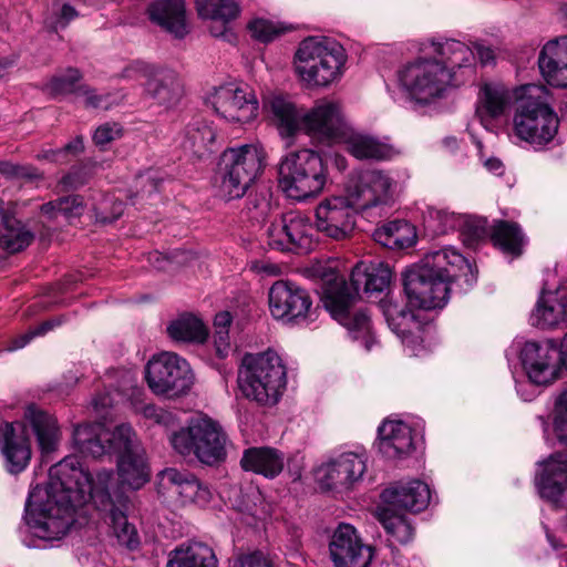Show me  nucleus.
<instances>
[{"label":"nucleus","instance_id":"obj_1","mask_svg":"<svg viewBox=\"0 0 567 567\" xmlns=\"http://www.w3.org/2000/svg\"><path fill=\"white\" fill-rule=\"evenodd\" d=\"M111 471L94 475L74 456H66L51 466L44 486H35L25 503V519L33 534L44 540L62 538L74 523L78 507L93 501L97 507L111 506L110 519L114 536L123 546H138L137 530L126 514L113 506L110 485Z\"/></svg>","mask_w":567,"mask_h":567},{"label":"nucleus","instance_id":"obj_2","mask_svg":"<svg viewBox=\"0 0 567 567\" xmlns=\"http://www.w3.org/2000/svg\"><path fill=\"white\" fill-rule=\"evenodd\" d=\"M391 280L389 267L378 264L367 266L355 265L351 271L350 282L342 277L328 281L322 291V303L331 317L346 327L354 340H362L367 350L373 343L370 316L365 309H355L354 303L362 289L365 293L381 292L388 288Z\"/></svg>","mask_w":567,"mask_h":567},{"label":"nucleus","instance_id":"obj_3","mask_svg":"<svg viewBox=\"0 0 567 567\" xmlns=\"http://www.w3.org/2000/svg\"><path fill=\"white\" fill-rule=\"evenodd\" d=\"M461 277L470 286L476 281L474 267L463 255L451 247L430 251L403 275L408 303L423 310L443 308L450 282Z\"/></svg>","mask_w":567,"mask_h":567},{"label":"nucleus","instance_id":"obj_4","mask_svg":"<svg viewBox=\"0 0 567 567\" xmlns=\"http://www.w3.org/2000/svg\"><path fill=\"white\" fill-rule=\"evenodd\" d=\"M73 442L84 456L96 458L105 454H116L117 473L122 485L140 489L148 482L145 451L130 424H120L113 431L99 423L78 425L73 432Z\"/></svg>","mask_w":567,"mask_h":567},{"label":"nucleus","instance_id":"obj_5","mask_svg":"<svg viewBox=\"0 0 567 567\" xmlns=\"http://www.w3.org/2000/svg\"><path fill=\"white\" fill-rule=\"evenodd\" d=\"M282 136H292L302 128L312 138L322 143L341 142L349 127L339 102L322 99L301 114L296 105L284 96H272L266 102Z\"/></svg>","mask_w":567,"mask_h":567},{"label":"nucleus","instance_id":"obj_6","mask_svg":"<svg viewBox=\"0 0 567 567\" xmlns=\"http://www.w3.org/2000/svg\"><path fill=\"white\" fill-rule=\"evenodd\" d=\"M238 386L245 398L260 405L278 403L287 384L281 358L274 350L246 353L238 369Z\"/></svg>","mask_w":567,"mask_h":567},{"label":"nucleus","instance_id":"obj_7","mask_svg":"<svg viewBox=\"0 0 567 567\" xmlns=\"http://www.w3.org/2000/svg\"><path fill=\"white\" fill-rule=\"evenodd\" d=\"M558 116L548 104V92L543 85L518 87L513 118L516 137L533 145L549 143L558 131Z\"/></svg>","mask_w":567,"mask_h":567},{"label":"nucleus","instance_id":"obj_8","mask_svg":"<svg viewBox=\"0 0 567 567\" xmlns=\"http://www.w3.org/2000/svg\"><path fill=\"white\" fill-rule=\"evenodd\" d=\"M347 59L344 48L334 39L310 37L298 47L295 69L308 86L327 87L342 78Z\"/></svg>","mask_w":567,"mask_h":567},{"label":"nucleus","instance_id":"obj_9","mask_svg":"<svg viewBox=\"0 0 567 567\" xmlns=\"http://www.w3.org/2000/svg\"><path fill=\"white\" fill-rule=\"evenodd\" d=\"M168 441L179 455L194 456L208 466L225 462L230 446L223 426L207 415L194 417L186 426L173 431Z\"/></svg>","mask_w":567,"mask_h":567},{"label":"nucleus","instance_id":"obj_10","mask_svg":"<svg viewBox=\"0 0 567 567\" xmlns=\"http://www.w3.org/2000/svg\"><path fill=\"white\" fill-rule=\"evenodd\" d=\"M399 83L415 104L432 105L445 99L453 86L449 68L424 50V55L399 71Z\"/></svg>","mask_w":567,"mask_h":567},{"label":"nucleus","instance_id":"obj_11","mask_svg":"<svg viewBox=\"0 0 567 567\" xmlns=\"http://www.w3.org/2000/svg\"><path fill=\"white\" fill-rule=\"evenodd\" d=\"M264 166L265 152L259 145L246 144L226 150L216 176L219 195L226 200L243 197Z\"/></svg>","mask_w":567,"mask_h":567},{"label":"nucleus","instance_id":"obj_12","mask_svg":"<svg viewBox=\"0 0 567 567\" xmlns=\"http://www.w3.org/2000/svg\"><path fill=\"white\" fill-rule=\"evenodd\" d=\"M278 175L282 192L297 200L318 195L327 182L322 158L310 150L287 154L279 164Z\"/></svg>","mask_w":567,"mask_h":567},{"label":"nucleus","instance_id":"obj_13","mask_svg":"<svg viewBox=\"0 0 567 567\" xmlns=\"http://www.w3.org/2000/svg\"><path fill=\"white\" fill-rule=\"evenodd\" d=\"M145 379L154 394L167 399L188 394L195 383L189 363L174 352L153 355L145 365Z\"/></svg>","mask_w":567,"mask_h":567},{"label":"nucleus","instance_id":"obj_14","mask_svg":"<svg viewBox=\"0 0 567 567\" xmlns=\"http://www.w3.org/2000/svg\"><path fill=\"white\" fill-rule=\"evenodd\" d=\"M266 237L269 248L278 251L307 254L317 245L310 219L293 212L274 220L266 229Z\"/></svg>","mask_w":567,"mask_h":567},{"label":"nucleus","instance_id":"obj_15","mask_svg":"<svg viewBox=\"0 0 567 567\" xmlns=\"http://www.w3.org/2000/svg\"><path fill=\"white\" fill-rule=\"evenodd\" d=\"M396 183L383 171L367 169L353 176L346 188L350 204L359 212L389 205L393 200Z\"/></svg>","mask_w":567,"mask_h":567},{"label":"nucleus","instance_id":"obj_16","mask_svg":"<svg viewBox=\"0 0 567 567\" xmlns=\"http://www.w3.org/2000/svg\"><path fill=\"white\" fill-rule=\"evenodd\" d=\"M124 76L144 79L145 93L158 105L173 107L182 100L183 84L178 75L172 70L159 69L136 61L125 69Z\"/></svg>","mask_w":567,"mask_h":567},{"label":"nucleus","instance_id":"obj_17","mask_svg":"<svg viewBox=\"0 0 567 567\" xmlns=\"http://www.w3.org/2000/svg\"><path fill=\"white\" fill-rule=\"evenodd\" d=\"M268 297L270 313L276 320L302 323L310 315L312 305L310 296L305 289L290 281H276Z\"/></svg>","mask_w":567,"mask_h":567},{"label":"nucleus","instance_id":"obj_18","mask_svg":"<svg viewBox=\"0 0 567 567\" xmlns=\"http://www.w3.org/2000/svg\"><path fill=\"white\" fill-rule=\"evenodd\" d=\"M528 380L536 385H548L559 378L560 363L554 342L527 341L519 352Z\"/></svg>","mask_w":567,"mask_h":567},{"label":"nucleus","instance_id":"obj_19","mask_svg":"<svg viewBox=\"0 0 567 567\" xmlns=\"http://www.w3.org/2000/svg\"><path fill=\"white\" fill-rule=\"evenodd\" d=\"M357 212L347 195L327 198L316 209L317 231L336 240L347 239L355 228Z\"/></svg>","mask_w":567,"mask_h":567},{"label":"nucleus","instance_id":"obj_20","mask_svg":"<svg viewBox=\"0 0 567 567\" xmlns=\"http://www.w3.org/2000/svg\"><path fill=\"white\" fill-rule=\"evenodd\" d=\"M368 456L363 450L343 452L317 470V480L323 488H349L367 471Z\"/></svg>","mask_w":567,"mask_h":567},{"label":"nucleus","instance_id":"obj_21","mask_svg":"<svg viewBox=\"0 0 567 567\" xmlns=\"http://www.w3.org/2000/svg\"><path fill=\"white\" fill-rule=\"evenodd\" d=\"M209 102L215 112L229 122L247 123L258 113V101L248 87L227 84L214 91Z\"/></svg>","mask_w":567,"mask_h":567},{"label":"nucleus","instance_id":"obj_22","mask_svg":"<svg viewBox=\"0 0 567 567\" xmlns=\"http://www.w3.org/2000/svg\"><path fill=\"white\" fill-rule=\"evenodd\" d=\"M158 492L167 499L179 505L196 503L205 505L212 493L199 480L187 471L166 468L158 476Z\"/></svg>","mask_w":567,"mask_h":567},{"label":"nucleus","instance_id":"obj_23","mask_svg":"<svg viewBox=\"0 0 567 567\" xmlns=\"http://www.w3.org/2000/svg\"><path fill=\"white\" fill-rule=\"evenodd\" d=\"M329 548L334 567H369L373 556L372 548L364 545L348 524L338 527Z\"/></svg>","mask_w":567,"mask_h":567},{"label":"nucleus","instance_id":"obj_24","mask_svg":"<svg viewBox=\"0 0 567 567\" xmlns=\"http://www.w3.org/2000/svg\"><path fill=\"white\" fill-rule=\"evenodd\" d=\"M0 453L11 474L23 472L32 457V447L24 426L6 422L0 427Z\"/></svg>","mask_w":567,"mask_h":567},{"label":"nucleus","instance_id":"obj_25","mask_svg":"<svg viewBox=\"0 0 567 567\" xmlns=\"http://www.w3.org/2000/svg\"><path fill=\"white\" fill-rule=\"evenodd\" d=\"M518 87L511 90L502 83H484L478 92L475 114L481 123L488 125L504 116L511 106L517 105Z\"/></svg>","mask_w":567,"mask_h":567},{"label":"nucleus","instance_id":"obj_26","mask_svg":"<svg viewBox=\"0 0 567 567\" xmlns=\"http://www.w3.org/2000/svg\"><path fill=\"white\" fill-rule=\"evenodd\" d=\"M381 498L384 506L396 511L417 513L425 509L431 499L427 484L420 480L399 482L385 488Z\"/></svg>","mask_w":567,"mask_h":567},{"label":"nucleus","instance_id":"obj_27","mask_svg":"<svg viewBox=\"0 0 567 567\" xmlns=\"http://www.w3.org/2000/svg\"><path fill=\"white\" fill-rule=\"evenodd\" d=\"M24 420L34 434L38 447L42 454L56 451L61 442L62 432L54 415L31 404L24 410Z\"/></svg>","mask_w":567,"mask_h":567},{"label":"nucleus","instance_id":"obj_28","mask_svg":"<svg viewBox=\"0 0 567 567\" xmlns=\"http://www.w3.org/2000/svg\"><path fill=\"white\" fill-rule=\"evenodd\" d=\"M538 65L550 85L567 87V37L547 42L539 53Z\"/></svg>","mask_w":567,"mask_h":567},{"label":"nucleus","instance_id":"obj_29","mask_svg":"<svg viewBox=\"0 0 567 567\" xmlns=\"http://www.w3.org/2000/svg\"><path fill=\"white\" fill-rule=\"evenodd\" d=\"M540 496L558 503L567 488V451L553 454L545 463L537 480Z\"/></svg>","mask_w":567,"mask_h":567},{"label":"nucleus","instance_id":"obj_30","mask_svg":"<svg viewBox=\"0 0 567 567\" xmlns=\"http://www.w3.org/2000/svg\"><path fill=\"white\" fill-rule=\"evenodd\" d=\"M378 433V449L388 458L402 457L413 450L412 430L402 421H385Z\"/></svg>","mask_w":567,"mask_h":567},{"label":"nucleus","instance_id":"obj_31","mask_svg":"<svg viewBox=\"0 0 567 567\" xmlns=\"http://www.w3.org/2000/svg\"><path fill=\"white\" fill-rule=\"evenodd\" d=\"M150 20L173 34L184 38L188 33L183 0H157L148 7Z\"/></svg>","mask_w":567,"mask_h":567},{"label":"nucleus","instance_id":"obj_32","mask_svg":"<svg viewBox=\"0 0 567 567\" xmlns=\"http://www.w3.org/2000/svg\"><path fill=\"white\" fill-rule=\"evenodd\" d=\"M346 144V151L358 159H390L398 154L389 143L381 142L374 136L354 132L348 127L341 137Z\"/></svg>","mask_w":567,"mask_h":567},{"label":"nucleus","instance_id":"obj_33","mask_svg":"<svg viewBox=\"0 0 567 567\" xmlns=\"http://www.w3.org/2000/svg\"><path fill=\"white\" fill-rule=\"evenodd\" d=\"M200 18L212 20L216 25L210 27L214 37H224L229 31V23L240 14L238 0H196Z\"/></svg>","mask_w":567,"mask_h":567},{"label":"nucleus","instance_id":"obj_34","mask_svg":"<svg viewBox=\"0 0 567 567\" xmlns=\"http://www.w3.org/2000/svg\"><path fill=\"white\" fill-rule=\"evenodd\" d=\"M284 454L274 447H249L244 451L241 467L247 472L274 478L284 470Z\"/></svg>","mask_w":567,"mask_h":567},{"label":"nucleus","instance_id":"obj_35","mask_svg":"<svg viewBox=\"0 0 567 567\" xmlns=\"http://www.w3.org/2000/svg\"><path fill=\"white\" fill-rule=\"evenodd\" d=\"M214 550L199 542L185 543L168 554L166 567H217Z\"/></svg>","mask_w":567,"mask_h":567},{"label":"nucleus","instance_id":"obj_36","mask_svg":"<svg viewBox=\"0 0 567 567\" xmlns=\"http://www.w3.org/2000/svg\"><path fill=\"white\" fill-rule=\"evenodd\" d=\"M427 53L444 63L452 76L456 68L471 65L475 59L473 49L457 40L433 41L427 45Z\"/></svg>","mask_w":567,"mask_h":567},{"label":"nucleus","instance_id":"obj_37","mask_svg":"<svg viewBox=\"0 0 567 567\" xmlns=\"http://www.w3.org/2000/svg\"><path fill=\"white\" fill-rule=\"evenodd\" d=\"M216 132L207 122L198 120L187 125L182 146L185 152L203 158L214 152Z\"/></svg>","mask_w":567,"mask_h":567},{"label":"nucleus","instance_id":"obj_38","mask_svg":"<svg viewBox=\"0 0 567 567\" xmlns=\"http://www.w3.org/2000/svg\"><path fill=\"white\" fill-rule=\"evenodd\" d=\"M0 247L14 254L28 247L33 238V233L19 219L9 213L1 214Z\"/></svg>","mask_w":567,"mask_h":567},{"label":"nucleus","instance_id":"obj_39","mask_svg":"<svg viewBox=\"0 0 567 567\" xmlns=\"http://www.w3.org/2000/svg\"><path fill=\"white\" fill-rule=\"evenodd\" d=\"M567 320V295L558 299L553 293H544L539 298L532 315L534 326L551 328Z\"/></svg>","mask_w":567,"mask_h":567},{"label":"nucleus","instance_id":"obj_40","mask_svg":"<svg viewBox=\"0 0 567 567\" xmlns=\"http://www.w3.org/2000/svg\"><path fill=\"white\" fill-rule=\"evenodd\" d=\"M415 238L414 227L405 220L389 221L373 233V239L390 249L410 247Z\"/></svg>","mask_w":567,"mask_h":567},{"label":"nucleus","instance_id":"obj_41","mask_svg":"<svg viewBox=\"0 0 567 567\" xmlns=\"http://www.w3.org/2000/svg\"><path fill=\"white\" fill-rule=\"evenodd\" d=\"M377 516L391 543L405 545L413 538L414 527L403 514L396 513V509L383 506L378 509Z\"/></svg>","mask_w":567,"mask_h":567},{"label":"nucleus","instance_id":"obj_42","mask_svg":"<svg viewBox=\"0 0 567 567\" xmlns=\"http://www.w3.org/2000/svg\"><path fill=\"white\" fill-rule=\"evenodd\" d=\"M491 237L495 246L504 252L518 256L522 254L524 236L516 223L497 220L493 224Z\"/></svg>","mask_w":567,"mask_h":567},{"label":"nucleus","instance_id":"obj_43","mask_svg":"<svg viewBox=\"0 0 567 567\" xmlns=\"http://www.w3.org/2000/svg\"><path fill=\"white\" fill-rule=\"evenodd\" d=\"M380 308L389 327L402 338L406 337L416 326V317L413 311L398 305L389 297L380 302Z\"/></svg>","mask_w":567,"mask_h":567},{"label":"nucleus","instance_id":"obj_44","mask_svg":"<svg viewBox=\"0 0 567 567\" xmlns=\"http://www.w3.org/2000/svg\"><path fill=\"white\" fill-rule=\"evenodd\" d=\"M167 333L176 341L197 343L204 342L208 336L204 323L190 315L181 316L172 321L167 327Z\"/></svg>","mask_w":567,"mask_h":567},{"label":"nucleus","instance_id":"obj_45","mask_svg":"<svg viewBox=\"0 0 567 567\" xmlns=\"http://www.w3.org/2000/svg\"><path fill=\"white\" fill-rule=\"evenodd\" d=\"M458 224V217L444 208L429 207L424 215V227L433 235H442Z\"/></svg>","mask_w":567,"mask_h":567},{"label":"nucleus","instance_id":"obj_46","mask_svg":"<svg viewBox=\"0 0 567 567\" xmlns=\"http://www.w3.org/2000/svg\"><path fill=\"white\" fill-rule=\"evenodd\" d=\"M82 74L78 69L69 68L64 72L54 75L48 87L51 93L56 95H65L70 93L78 94V87L82 85L80 83Z\"/></svg>","mask_w":567,"mask_h":567},{"label":"nucleus","instance_id":"obj_47","mask_svg":"<svg viewBox=\"0 0 567 567\" xmlns=\"http://www.w3.org/2000/svg\"><path fill=\"white\" fill-rule=\"evenodd\" d=\"M251 37L260 42H270L286 31V28L269 19L256 18L248 24Z\"/></svg>","mask_w":567,"mask_h":567},{"label":"nucleus","instance_id":"obj_48","mask_svg":"<svg viewBox=\"0 0 567 567\" xmlns=\"http://www.w3.org/2000/svg\"><path fill=\"white\" fill-rule=\"evenodd\" d=\"M64 320V316H59L52 319H49L38 326L37 328L30 330L29 332L21 334L14 339L11 340L10 344L8 346L7 350L14 351L18 349L23 348L27 346L34 337L37 336H43L48 331L54 329L55 327L60 326Z\"/></svg>","mask_w":567,"mask_h":567},{"label":"nucleus","instance_id":"obj_49","mask_svg":"<svg viewBox=\"0 0 567 567\" xmlns=\"http://www.w3.org/2000/svg\"><path fill=\"white\" fill-rule=\"evenodd\" d=\"M124 213V204L112 197H105L99 207H95L96 220L102 224L115 221Z\"/></svg>","mask_w":567,"mask_h":567},{"label":"nucleus","instance_id":"obj_50","mask_svg":"<svg viewBox=\"0 0 567 567\" xmlns=\"http://www.w3.org/2000/svg\"><path fill=\"white\" fill-rule=\"evenodd\" d=\"M59 212L66 220L81 216L84 212V203L81 196L71 195L58 198Z\"/></svg>","mask_w":567,"mask_h":567},{"label":"nucleus","instance_id":"obj_51","mask_svg":"<svg viewBox=\"0 0 567 567\" xmlns=\"http://www.w3.org/2000/svg\"><path fill=\"white\" fill-rule=\"evenodd\" d=\"M555 431L560 441L567 443V390L556 403Z\"/></svg>","mask_w":567,"mask_h":567},{"label":"nucleus","instance_id":"obj_52","mask_svg":"<svg viewBox=\"0 0 567 567\" xmlns=\"http://www.w3.org/2000/svg\"><path fill=\"white\" fill-rule=\"evenodd\" d=\"M230 567H274L261 551L239 554L230 560Z\"/></svg>","mask_w":567,"mask_h":567},{"label":"nucleus","instance_id":"obj_53","mask_svg":"<svg viewBox=\"0 0 567 567\" xmlns=\"http://www.w3.org/2000/svg\"><path fill=\"white\" fill-rule=\"evenodd\" d=\"M122 128L116 123H105L100 125L94 134H93V141L97 146H105L109 143L113 142L114 140L118 138L121 136Z\"/></svg>","mask_w":567,"mask_h":567},{"label":"nucleus","instance_id":"obj_54","mask_svg":"<svg viewBox=\"0 0 567 567\" xmlns=\"http://www.w3.org/2000/svg\"><path fill=\"white\" fill-rule=\"evenodd\" d=\"M141 413L145 419L154 421L156 424L169 427L175 424V416L154 404H146L142 408Z\"/></svg>","mask_w":567,"mask_h":567},{"label":"nucleus","instance_id":"obj_55","mask_svg":"<svg viewBox=\"0 0 567 567\" xmlns=\"http://www.w3.org/2000/svg\"><path fill=\"white\" fill-rule=\"evenodd\" d=\"M78 17L76 10L70 4H63L59 13H54L47 20V25L53 30L65 28L71 20Z\"/></svg>","mask_w":567,"mask_h":567},{"label":"nucleus","instance_id":"obj_56","mask_svg":"<svg viewBox=\"0 0 567 567\" xmlns=\"http://www.w3.org/2000/svg\"><path fill=\"white\" fill-rule=\"evenodd\" d=\"M78 95L84 97V104L86 107L107 109L110 105L109 95H99L94 90L85 84L78 87Z\"/></svg>","mask_w":567,"mask_h":567},{"label":"nucleus","instance_id":"obj_57","mask_svg":"<svg viewBox=\"0 0 567 567\" xmlns=\"http://www.w3.org/2000/svg\"><path fill=\"white\" fill-rule=\"evenodd\" d=\"M214 343L217 355L220 359L226 358L230 350L228 330H215Z\"/></svg>","mask_w":567,"mask_h":567},{"label":"nucleus","instance_id":"obj_58","mask_svg":"<svg viewBox=\"0 0 567 567\" xmlns=\"http://www.w3.org/2000/svg\"><path fill=\"white\" fill-rule=\"evenodd\" d=\"M39 161H48L54 163H65L64 159V150H45L37 154L35 156Z\"/></svg>","mask_w":567,"mask_h":567},{"label":"nucleus","instance_id":"obj_59","mask_svg":"<svg viewBox=\"0 0 567 567\" xmlns=\"http://www.w3.org/2000/svg\"><path fill=\"white\" fill-rule=\"evenodd\" d=\"M93 406L97 412H101L109 406H112L114 403V399L111 398L110 393H100L97 394L93 401Z\"/></svg>","mask_w":567,"mask_h":567},{"label":"nucleus","instance_id":"obj_60","mask_svg":"<svg viewBox=\"0 0 567 567\" xmlns=\"http://www.w3.org/2000/svg\"><path fill=\"white\" fill-rule=\"evenodd\" d=\"M474 49L482 64H488L494 60V52L489 47L475 44Z\"/></svg>","mask_w":567,"mask_h":567},{"label":"nucleus","instance_id":"obj_61","mask_svg":"<svg viewBox=\"0 0 567 567\" xmlns=\"http://www.w3.org/2000/svg\"><path fill=\"white\" fill-rule=\"evenodd\" d=\"M231 323V316L229 312L224 311L215 316L214 328L215 330H228Z\"/></svg>","mask_w":567,"mask_h":567},{"label":"nucleus","instance_id":"obj_62","mask_svg":"<svg viewBox=\"0 0 567 567\" xmlns=\"http://www.w3.org/2000/svg\"><path fill=\"white\" fill-rule=\"evenodd\" d=\"M256 269L261 272V274H265L267 276H279L281 274V268L280 266L276 265V264H271V262H268V261H262L258 265H256Z\"/></svg>","mask_w":567,"mask_h":567},{"label":"nucleus","instance_id":"obj_63","mask_svg":"<svg viewBox=\"0 0 567 567\" xmlns=\"http://www.w3.org/2000/svg\"><path fill=\"white\" fill-rule=\"evenodd\" d=\"M39 177V173L35 168L27 165H18V169L14 178L33 179Z\"/></svg>","mask_w":567,"mask_h":567},{"label":"nucleus","instance_id":"obj_64","mask_svg":"<svg viewBox=\"0 0 567 567\" xmlns=\"http://www.w3.org/2000/svg\"><path fill=\"white\" fill-rule=\"evenodd\" d=\"M42 214L47 215L50 219L58 218L61 216L59 212L58 199L43 204L41 206Z\"/></svg>","mask_w":567,"mask_h":567}]
</instances>
